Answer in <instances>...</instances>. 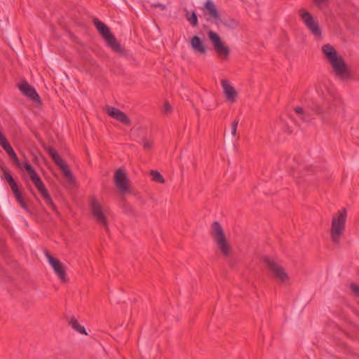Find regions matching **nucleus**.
<instances>
[{"mask_svg":"<svg viewBox=\"0 0 359 359\" xmlns=\"http://www.w3.org/2000/svg\"><path fill=\"white\" fill-rule=\"evenodd\" d=\"M322 50L329 60L335 75L343 81L351 78V72L341 57H339L334 48L327 43L322 47Z\"/></svg>","mask_w":359,"mask_h":359,"instance_id":"f257e3e1","label":"nucleus"},{"mask_svg":"<svg viewBox=\"0 0 359 359\" xmlns=\"http://www.w3.org/2000/svg\"><path fill=\"white\" fill-rule=\"evenodd\" d=\"M93 25L95 26L100 34L107 41L108 46L111 49L123 56L128 55V50L125 49L116 40L114 34L110 32L109 27L96 18L93 20Z\"/></svg>","mask_w":359,"mask_h":359,"instance_id":"f03ea898","label":"nucleus"},{"mask_svg":"<svg viewBox=\"0 0 359 359\" xmlns=\"http://www.w3.org/2000/svg\"><path fill=\"white\" fill-rule=\"evenodd\" d=\"M347 212L345 208L338 212L337 217H333L332 220L330 236L332 241L335 244L340 243L341 236L344 233L346 227Z\"/></svg>","mask_w":359,"mask_h":359,"instance_id":"7ed1b4c3","label":"nucleus"},{"mask_svg":"<svg viewBox=\"0 0 359 359\" xmlns=\"http://www.w3.org/2000/svg\"><path fill=\"white\" fill-rule=\"evenodd\" d=\"M211 235L218 248L225 257L231 253V246L224 235L223 229L219 222H214L211 226Z\"/></svg>","mask_w":359,"mask_h":359,"instance_id":"20e7f679","label":"nucleus"},{"mask_svg":"<svg viewBox=\"0 0 359 359\" xmlns=\"http://www.w3.org/2000/svg\"><path fill=\"white\" fill-rule=\"evenodd\" d=\"M331 96L326 97L325 100L322 98L321 102H312L309 107L314 114L321 116L323 120L326 119V114H330L332 111V105Z\"/></svg>","mask_w":359,"mask_h":359,"instance_id":"39448f33","label":"nucleus"},{"mask_svg":"<svg viewBox=\"0 0 359 359\" xmlns=\"http://www.w3.org/2000/svg\"><path fill=\"white\" fill-rule=\"evenodd\" d=\"M264 262L273 277L280 283H285L289 280V276L285 269L274 259L264 257Z\"/></svg>","mask_w":359,"mask_h":359,"instance_id":"423d86ee","label":"nucleus"},{"mask_svg":"<svg viewBox=\"0 0 359 359\" xmlns=\"http://www.w3.org/2000/svg\"><path fill=\"white\" fill-rule=\"evenodd\" d=\"M299 15L311 33L317 38L321 37V29L320 28L318 22L314 20L312 15L304 8H301L299 11Z\"/></svg>","mask_w":359,"mask_h":359,"instance_id":"0eeeda50","label":"nucleus"},{"mask_svg":"<svg viewBox=\"0 0 359 359\" xmlns=\"http://www.w3.org/2000/svg\"><path fill=\"white\" fill-rule=\"evenodd\" d=\"M208 36L215 52L223 58H227L229 56L230 50L229 47L224 45L219 34L212 30H210L208 32Z\"/></svg>","mask_w":359,"mask_h":359,"instance_id":"6e6552de","label":"nucleus"},{"mask_svg":"<svg viewBox=\"0 0 359 359\" xmlns=\"http://www.w3.org/2000/svg\"><path fill=\"white\" fill-rule=\"evenodd\" d=\"M90 206L91 214L96 222L100 225H103L107 229L108 222L101 204L96 198H93L90 201Z\"/></svg>","mask_w":359,"mask_h":359,"instance_id":"1a4fd4ad","label":"nucleus"},{"mask_svg":"<svg viewBox=\"0 0 359 359\" xmlns=\"http://www.w3.org/2000/svg\"><path fill=\"white\" fill-rule=\"evenodd\" d=\"M114 183L117 189L122 194H127L130 192L128 187L129 180L124 170L118 168L116 170L114 175Z\"/></svg>","mask_w":359,"mask_h":359,"instance_id":"9d476101","label":"nucleus"},{"mask_svg":"<svg viewBox=\"0 0 359 359\" xmlns=\"http://www.w3.org/2000/svg\"><path fill=\"white\" fill-rule=\"evenodd\" d=\"M46 257L53 267L54 272L58 276V278L61 280L62 282L66 283L68 281V278L66 275L65 267L63 266L62 262L54 258L50 254L46 252Z\"/></svg>","mask_w":359,"mask_h":359,"instance_id":"9b49d317","label":"nucleus"},{"mask_svg":"<svg viewBox=\"0 0 359 359\" xmlns=\"http://www.w3.org/2000/svg\"><path fill=\"white\" fill-rule=\"evenodd\" d=\"M32 182L34 184L35 187L43 196L46 204L52 210H55L56 206L55 205L46 186L39 176L32 180Z\"/></svg>","mask_w":359,"mask_h":359,"instance_id":"f8f14e48","label":"nucleus"},{"mask_svg":"<svg viewBox=\"0 0 359 359\" xmlns=\"http://www.w3.org/2000/svg\"><path fill=\"white\" fill-rule=\"evenodd\" d=\"M18 88L24 95L27 96L33 102L38 104L41 103V98L34 88L31 86L26 81L19 84Z\"/></svg>","mask_w":359,"mask_h":359,"instance_id":"ddd939ff","label":"nucleus"},{"mask_svg":"<svg viewBox=\"0 0 359 359\" xmlns=\"http://www.w3.org/2000/svg\"><path fill=\"white\" fill-rule=\"evenodd\" d=\"M205 15H208L207 20H215L216 22L221 21V15L213 1L208 0L204 4Z\"/></svg>","mask_w":359,"mask_h":359,"instance_id":"4468645a","label":"nucleus"},{"mask_svg":"<svg viewBox=\"0 0 359 359\" xmlns=\"http://www.w3.org/2000/svg\"><path fill=\"white\" fill-rule=\"evenodd\" d=\"M107 113L109 116L119 121L125 125L129 126L131 123V121L127 115L123 111L117 108L107 106Z\"/></svg>","mask_w":359,"mask_h":359,"instance_id":"2eb2a0df","label":"nucleus"},{"mask_svg":"<svg viewBox=\"0 0 359 359\" xmlns=\"http://www.w3.org/2000/svg\"><path fill=\"white\" fill-rule=\"evenodd\" d=\"M221 84L226 100L231 103L235 102L238 95L235 88L230 84L229 81L226 79L222 80Z\"/></svg>","mask_w":359,"mask_h":359,"instance_id":"dca6fc26","label":"nucleus"},{"mask_svg":"<svg viewBox=\"0 0 359 359\" xmlns=\"http://www.w3.org/2000/svg\"><path fill=\"white\" fill-rule=\"evenodd\" d=\"M191 46L194 51L201 55L206 54L207 50L203 41L198 36H194L190 41Z\"/></svg>","mask_w":359,"mask_h":359,"instance_id":"f3484780","label":"nucleus"},{"mask_svg":"<svg viewBox=\"0 0 359 359\" xmlns=\"http://www.w3.org/2000/svg\"><path fill=\"white\" fill-rule=\"evenodd\" d=\"M6 152L8 154V155L9 156V157L14 161V163H15V165L20 169H22V163L20 162L15 151L13 150V149L12 148V147L11 146L10 143L6 145L5 147L3 148Z\"/></svg>","mask_w":359,"mask_h":359,"instance_id":"a211bd4d","label":"nucleus"},{"mask_svg":"<svg viewBox=\"0 0 359 359\" xmlns=\"http://www.w3.org/2000/svg\"><path fill=\"white\" fill-rule=\"evenodd\" d=\"M69 325L72 326V327L77 331L80 334L88 335V333L86 331V329L83 326L81 325L75 317H72L69 320Z\"/></svg>","mask_w":359,"mask_h":359,"instance_id":"6ab92c4d","label":"nucleus"},{"mask_svg":"<svg viewBox=\"0 0 359 359\" xmlns=\"http://www.w3.org/2000/svg\"><path fill=\"white\" fill-rule=\"evenodd\" d=\"M294 111L299 116L300 118L304 122H309L312 117L309 111H306L301 107H296L294 109Z\"/></svg>","mask_w":359,"mask_h":359,"instance_id":"aec40b11","label":"nucleus"},{"mask_svg":"<svg viewBox=\"0 0 359 359\" xmlns=\"http://www.w3.org/2000/svg\"><path fill=\"white\" fill-rule=\"evenodd\" d=\"M57 165L60 168L64 175L69 180H73V175L70 169L69 168V166L65 163V161L62 160L61 162H60Z\"/></svg>","mask_w":359,"mask_h":359,"instance_id":"412c9836","label":"nucleus"},{"mask_svg":"<svg viewBox=\"0 0 359 359\" xmlns=\"http://www.w3.org/2000/svg\"><path fill=\"white\" fill-rule=\"evenodd\" d=\"M185 17L186 19L190 22L193 27H197L198 25V17L195 11L189 12L185 9Z\"/></svg>","mask_w":359,"mask_h":359,"instance_id":"4be33fe9","label":"nucleus"},{"mask_svg":"<svg viewBox=\"0 0 359 359\" xmlns=\"http://www.w3.org/2000/svg\"><path fill=\"white\" fill-rule=\"evenodd\" d=\"M45 149L56 165L62 161L61 157L58 155L57 151L53 147L48 146Z\"/></svg>","mask_w":359,"mask_h":359,"instance_id":"5701e85b","label":"nucleus"},{"mask_svg":"<svg viewBox=\"0 0 359 359\" xmlns=\"http://www.w3.org/2000/svg\"><path fill=\"white\" fill-rule=\"evenodd\" d=\"M27 172H28L31 180L34 178L39 177L38 174L36 172L35 170L32 168V166L27 162H25L24 165L22 166Z\"/></svg>","mask_w":359,"mask_h":359,"instance_id":"b1692460","label":"nucleus"},{"mask_svg":"<svg viewBox=\"0 0 359 359\" xmlns=\"http://www.w3.org/2000/svg\"><path fill=\"white\" fill-rule=\"evenodd\" d=\"M27 172H28L31 180L34 178L39 177L38 174L36 172L35 170L32 168V166L27 162H25L24 165L22 166Z\"/></svg>","mask_w":359,"mask_h":359,"instance_id":"393cba45","label":"nucleus"},{"mask_svg":"<svg viewBox=\"0 0 359 359\" xmlns=\"http://www.w3.org/2000/svg\"><path fill=\"white\" fill-rule=\"evenodd\" d=\"M151 175L152 180L158 183H163L165 182L163 176L157 170H151Z\"/></svg>","mask_w":359,"mask_h":359,"instance_id":"a878e982","label":"nucleus"},{"mask_svg":"<svg viewBox=\"0 0 359 359\" xmlns=\"http://www.w3.org/2000/svg\"><path fill=\"white\" fill-rule=\"evenodd\" d=\"M123 211L125 214L133 217H137L138 215L137 212L133 209V208L128 204L123 205Z\"/></svg>","mask_w":359,"mask_h":359,"instance_id":"bb28decb","label":"nucleus"},{"mask_svg":"<svg viewBox=\"0 0 359 359\" xmlns=\"http://www.w3.org/2000/svg\"><path fill=\"white\" fill-rule=\"evenodd\" d=\"M15 198H16V201L19 203V204L21 206V208H23L24 210H25L27 212H29L28 205L25 202V200H24V198L22 196V194L15 197Z\"/></svg>","mask_w":359,"mask_h":359,"instance_id":"cd10ccee","label":"nucleus"},{"mask_svg":"<svg viewBox=\"0 0 359 359\" xmlns=\"http://www.w3.org/2000/svg\"><path fill=\"white\" fill-rule=\"evenodd\" d=\"M4 177H5V179L7 181V182L8 183V184L10 185V187H14V185L16 184V182L14 180V179L13 178L12 175L8 172H4Z\"/></svg>","mask_w":359,"mask_h":359,"instance_id":"c85d7f7f","label":"nucleus"},{"mask_svg":"<svg viewBox=\"0 0 359 359\" xmlns=\"http://www.w3.org/2000/svg\"><path fill=\"white\" fill-rule=\"evenodd\" d=\"M238 123H239V118H236L231 123V135L233 136H236V130H237Z\"/></svg>","mask_w":359,"mask_h":359,"instance_id":"c756f323","label":"nucleus"},{"mask_svg":"<svg viewBox=\"0 0 359 359\" xmlns=\"http://www.w3.org/2000/svg\"><path fill=\"white\" fill-rule=\"evenodd\" d=\"M141 144L145 150L151 149L153 146V142L149 140H143Z\"/></svg>","mask_w":359,"mask_h":359,"instance_id":"7c9ffc66","label":"nucleus"},{"mask_svg":"<svg viewBox=\"0 0 359 359\" xmlns=\"http://www.w3.org/2000/svg\"><path fill=\"white\" fill-rule=\"evenodd\" d=\"M350 289L353 292V293L358 297H359V285L352 283L350 285Z\"/></svg>","mask_w":359,"mask_h":359,"instance_id":"2f4dec72","label":"nucleus"},{"mask_svg":"<svg viewBox=\"0 0 359 359\" xmlns=\"http://www.w3.org/2000/svg\"><path fill=\"white\" fill-rule=\"evenodd\" d=\"M8 144L9 142L7 140L6 136L0 131V145L2 147V148H4Z\"/></svg>","mask_w":359,"mask_h":359,"instance_id":"473e14b6","label":"nucleus"},{"mask_svg":"<svg viewBox=\"0 0 359 359\" xmlns=\"http://www.w3.org/2000/svg\"><path fill=\"white\" fill-rule=\"evenodd\" d=\"M172 111V107L168 102H165L163 105V113L169 114Z\"/></svg>","mask_w":359,"mask_h":359,"instance_id":"72a5a7b5","label":"nucleus"},{"mask_svg":"<svg viewBox=\"0 0 359 359\" xmlns=\"http://www.w3.org/2000/svg\"><path fill=\"white\" fill-rule=\"evenodd\" d=\"M327 1L328 0H313L314 5L319 8H321L323 5H325Z\"/></svg>","mask_w":359,"mask_h":359,"instance_id":"f704fd0d","label":"nucleus"},{"mask_svg":"<svg viewBox=\"0 0 359 359\" xmlns=\"http://www.w3.org/2000/svg\"><path fill=\"white\" fill-rule=\"evenodd\" d=\"M11 188L12 191L13 192L15 198L18 196H20L22 194V193L19 190V188H18L17 184L15 185H14V187H11Z\"/></svg>","mask_w":359,"mask_h":359,"instance_id":"c9c22d12","label":"nucleus"},{"mask_svg":"<svg viewBox=\"0 0 359 359\" xmlns=\"http://www.w3.org/2000/svg\"><path fill=\"white\" fill-rule=\"evenodd\" d=\"M151 6L153 8H160L162 10H164L165 8V6L160 3L152 4Z\"/></svg>","mask_w":359,"mask_h":359,"instance_id":"e433bc0d","label":"nucleus"}]
</instances>
